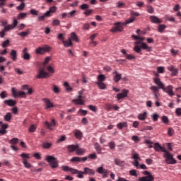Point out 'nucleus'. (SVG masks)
<instances>
[{
    "mask_svg": "<svg viewBox=\"0 0 181 181\" xmlns=\"http://www.w3.org/2000/svg\"><path fill=\"white\" fill-rule=\"evenodd\" d=\"M81 173H83V175H89V176H94V175H95V171L91 168L86 167L83 168V171H81Z\"/></svg>",
    "mask_w": 181,
    "mask_h": 181,
    "instance_id": "9b49d317",
    "label": "nucleus"
},
{
    "mask_svg": "<svg viewBox=\"0 0 181 181\" xmlns=\"http://www.w3.org/2000/svg\"><path fill=\"white\" fill-rule=\"evenodd\" d=\"M175 114L177 115V117H181V108L178 107L175 110Z\"/></svg>",
    "mask_w": 181,
    "mask_h": 181,
    "instance_id": "774afa93",
    "label": "nucleus"
},
{
    "mask_svg": "<svg viewBox=\"0 0 181 181\" xmlns=\"http://www.w3.org/2000/svg\"><path fill=\"white\" fill-rule=\"evenodd\" d=\"M136 45H141L140 47L141 49H143V50H147V52H151V50H152V47L148 46V45L144 42H136Z\"/></svg>",
    "mask_w": 181,
    "mask_h": 181,
    "instance_id": "f8f14e48",
    "label": "nucleus"
},
{
    "mask_svg": "<svg viewBox=\"0 0 181 181\" xmlns=\"http://www.w3.org/2000/svg\"><path fill=\"white\" fill-rule=\"evenodd\" d=\"M114 76V81L115 83H118V81H119V80H121L122 78V75L118 74V72L117 71H115L113 72Z\"/></svg>",
    "mask_w": 181,
    "mask_h": 181,
    "instance_id": "6ab92c4d",
    "label": "nucleus"
},
{
    "mask_svg": "<svg viewBox=\"0 0 181 181\" xmlns=\"http://www.w3.org/2000/svg\"><path fill=\"white\" fill-rule=\"evenodd\" d=\"M60 25V21L59 19H55L52 21V26H59Z\"/></svg>",
    "mask_w": 181,
    "mask_h": 181,
    "instance_id": "e2e57ef3",
    "label": "nucleus"
},
{
    "mask_svg": "<svg viewBox=\"0 0 181 181\" xmlns=\"http://www.w3.org/2000/svg\"><path fill=\"white\" fill-rule=\"evenodd\" d=\"M133 49L134 52H136V53H141L142 51V48L139 45H135Z\"/></svg>",
    "mask_w": 181,
    "mask_h": 181,
    "instance_id": "49530a36",
    "label": "nucleus"
},
{
    "mask_svg": "<svg viewBox=\"0 0 181 181\" xmlns=\"http://www.w3.org/2000/svg\"><path fill=\"white\" fill-rule=\"evenodd\" d=\"M129 93V90L127 89H123L122 90V93H118L116 96V98H117V101H119L120 100H122V98H125L126 97H128Z\"/></svg>",
    "mask_w": 181,
    "mask_h": 181,
    "instance_id": "6e6552de",
    "label": "nucleus"
},
{
    "mask_svg": "<svg viewBox=\"0 0 181 181\" xmlns=\"http://www.w3.org/2000/svg\"><path fill=\"white\" fill-rule=\"evenodd\" d=\"M132 159L134 160H141V158L139 157V154L136 153H132Z\"/></svg>",
    "mask_w": 181,
    "mask_h": 181,
    "instance_id": "c03bdc74",
    "label": "nucleus"
},
{
    "mask_svg": "<svg viewBox=\"0 0 181 181\" xmlns=\"http://www.w3.org/2000/svg\"><path fill=\"white\" fill-rule=\"evenodd\" d=\"M69 172H71V173H72L73 175H77V173H81V171L77 170V169H74V168H70Z\"/></svg>",
    "mask_w": 181,
    "mask_h": 181,
    "instance_id": "09e8293b",
    "label": "nucleus"
},
{
    "mask_svg": "<svg viewBox=\"0 0 181 181\" xmlns=\"http://www.w3.org/2000/svg\"><path fill=\"white\" fill-rule=\"evenodd\" d=\"M47 71H49V73H54V69H53V67H52V66H47L46 67Z\"/></svg>",
    "mask_w": 181,
    "mask_h": 181,
    "instance_id": "69168bd1",
    "label": "nucleus"
},
{
    "mask_svg": "<svg viewBox=\"0 0 181 181\" xmlns=\"http://www.w3.org/2000/svg\"><path fill=\"white\" fill-rule=\"evenodd\" d=\"M4 104H7L9 107H13V105H16V101L12 99L6 100Z\"/></svg>",
    "mask_w": 181,
    "mask_h": 181,
    "instance_id": "4be33fe9",
    "label": "nucleus"
},
{
    "mask_svg": "<svg viewBox=\"0 0 181 181\" xmlns=\"http://www.w3.org/2000/svg\"><path fill=\"white\" fill-rule=\"evenodd\" d=\"M36 125L32 124L30 126L28 131L29 132H36Z\"/></svg>",
    "mask_w": 181,
    "mask_h": 181,
    "instance_id": "3c124183",
    "label": "nucleus"
},
{
    "mask_svg": "<svg viewBox=\"0 0 181 181\" xmlns=\"http://www.w3.org/2000/svg\"><path fill=\"white\" fill-rule=\"evenodd\" d=\"M117 127L118 129H122V128H127V127H128V124L127 122H120L117 124Z\"/></svg>",
    "mask_w": 181,
    "mask_h": 181,
    "instance_id": "c9c22d12",
    "label": "nucleus"
},
{
    "mask_svg": "<svg viewBox=\"0 0 181 181\" xmlns=\"http://www.w3.org/2000/svg\"><path fill=\"white\" fill-rule=\"evenodd\" d=\"M71 39L72 40H74V42H80V40H78V37H77V35L76 34V33H71Z\"/></svg>",
    "mask_w": 181,
    "mask_h": 181,
    "instance_id": "72a5a7b5",
    "label": "nucleus"
},
{
    "mask_svg": "<svg viewBox=\"0 0 181 181\" xmlns=\"http://www.w3.org/2000/svg\"><path fill=\"white\" fill-rule=\"evenodd\" d=\"M45 125L48 129H50V131H52V129H53L52 127H56V120H54V119H52L51 123L45 122Z\"/></svg>",
    "mask_w": 181,
    "mask_h": 181,
    "instance_id": "4468645a",
    "label": "nucleus"
},
{
    "mask_svg": "<svg viewBox=\"0 0 181 181\" xmlns=\"http://www.w3.org/2000/svg\"><path fill=\"white\" fill-rule=\"evenodd\" d=\"M96 172H98L99 173V175H103L102 177L103 179H107V177H108V176H110V170L104 168V167H103V166L98 167L96 169Z\"/></svg>",
    "mask_w": 181,
    "mask_h": 181,
    "instance_id": "20e7f679",
    "label": "nucleus"
},
{
    "mask_svg": "<svg viewBox=\"0 0 181 181\" xmlns=\"http://www.w3.org/2000/svg\"><path fill=\"white\" fill-rule=\"evenodd\" d=\"M8 142L11 145H16L17 144H19V139H18V138H13L12 139L9 140Z\"/></svg>",
    "mask_w": 181,
    "mask_h": 181,
    "instance_id": "58836bf2",
    "label": "nucleus"
},
{
    "mask_svg": "<svg viewBox=\"0 0 181 181\" xmlns=\"http://www.w3.org/2000/svg\"><path fill=\"white\" fill-rule=\"evenodd\" d=\"M10 56L13 62H16L18 59V52H16L15 49L11 50L10 52Z\"/></svg>",
    "mask_w": 181,
    "mask_h": 181,
    "instance_id": "f3484780",
    "label": "nucleus"
},
{
    "mask_svg": "<svg viewBox=\"0 0 181 181\" xmlns=\"http://www.w3.org/2000/svg\"><path fill=\"white\" fill-rule=\"evenodd\" d=\"M25 3L22 2L18 6L16 7L18 11H23L25 9Z\"/></svg>",
    "mask_w": 181,
    "mask_h": 181,
    "instance_id": "864d4df0",
    "label": "nucleus"
},
{
    "mask_svg": "<svg viewBox=\"0 0 181 181\" xmlns=\"http://www.w3.org/2000/svg\"><path fill=\"white\" fill-rule=\"evenodd\" d=\"M30 13H31V15H34L35 16H37L39 15V11L35 9H31L30 11Z\"/></svg>",
    "mask_w": 181,
    "mask_h": 181,
    "instance_id": "0e129e2a",
    "label": "nucleus"
},
{
    "mask_svg": "<svg viewBox=\"0 0 181 181\" xmlns=\"http://www.w3.org/2000/svg\"><path fill=\"white\" fill-rule=\"evenodd\" d=\"M63 45L65 47H70V46H73V42H71V38L69 37L68 40H63Z\"/></svg>",
    "mask_w": 181,
    "mask_h": 181,
    "instance_id": "5701e85b",
    "label": "nucleus"
},
{
    "mask_svg": "<svg viewBox=\"0 0 181 181\" xmlns=\"http://www.w3.org/2000/svg\"><path fill=\"white\" fill-rule=\"evenodd\" d=\"M9 45V40H6V41L3 42L1 44L2 47H8V45Z\"/></svg>",
    "mask_w": 181,
    "mask_h": 181,
    "instance_id": "338daca9",
    "label": "nucleus"
},
{
    "mask_svg": "<svg viewBox=\"0 0 181 181\" xmlns=\"http://www.w3.org/2000/svg\"><path fill=\"white\" fill-rule=\"evenodd\" d=\"M93 12H94V10L88 8L87 10H85V11L83 12V15L85 16H90V15L93 13Z\"/></svg>",
    "mask_w": 181,
    "mask_h": 181,
    "instance_id": "ea45409f",
    "label": "nucleus"
},
{
    "mask_svg": "<svg viewBox=\"0 0 181 181\" xmlns=\"http://www.w3.org/2000/svg\"><path fill=\"white\" fill-rule=\"evenodd\" d=\"M163 156L168 165H175L177 163V161L173 158V154L170 153L169 151H166V152L164 153Z\"/></svg>",
    "mask_w": 181,
    "mask_h": 181,
    "instance_id": "f03ea898",
    "label": "nucleus"
},
{
    "mask_svg": "<svg viewBox=\"0 0 181 181\" xmlns=\"http://www.w3.org/2000/svg\"><path fill=\"white\" fill-rule=\"evenodd\" d=\"M26 16H28L27 13H21L20 14L18 15L17 19L18 21H21L22 19H25V18H26Z\"/></svg>",
    "mask_w": 181,
    "mask_h": 181,
    "instance_id": "e433bc0d",
    "label": "nucleus"
},
{
    "mask_svg": "<svg viewBox=\"0 0 181 181\" xmlns=\"http://www.w3.org/2000/svg\"><path fill=\"white\" fill-rule=\"evenodd\" d=\"M12 29H13V27H12L11 25H5L3 30L4 31L8 32V30H11Z\"/></svg>",
    "mask_w": 181,
    "mask_h": 181,
    "instance_id": "13d9d810",
    "label": "nucleus"
},
{
    "mask_svg": "<svg viewBox=\"0 0 181 181\" xmlns=\"http://www.w3.org/2000/svg\"><path fill=\"white\" fill-rule=\"evenodd\" d=\"M147 114L146 112H144L143 113L139 114L137 118H139L140 121H145V119H146Z\"/></svg>",
    "mask_w": 181,
    "mask_h": 181,
    "instance_id": "bb28decb",
    "label": "nucleus"
},
{
    "mask_svg": "<svg viewBox=\"0 0 181 181\" xmlns=\"http://www.w3.org/2000/svg\"><path fill=\"white\" fill-rule=\"evenodd\" d=\"M147 11L148 13H153L155 12V10L153 9V7L152 6H147Z\"/></svg>",
    "mask_w": 181,
    "mask_h": 181,
    "instance_id": "680f3d73",
    "label": "nucleus"
},
{
    "mask_svg": "<svg viewBox=\"0 0 181 181\" xmlns=\"http://www.w3.org/2000/svg\"><path fill=\"white\" fill-rule=\"evenodd\" d=\"M97 78V83H103V81H105V75L100 74L99 76H98Z\"/></svg>",
    "mask_w": 181,
    "mask_h": 181,
    "instance_id": "473e14b6",
    "label": "nucleus"
},
{
    "mask_svg": "<svg viewBox=\"0 0 181 181\" xmlns=\"http://www.w3.org/2000/svg\"><path fill=\"white\" fill-rule=\"evenodd\" d=\"M78 146V145H73V144L68 145L66 148H67L69 152L73 153V152H74V151L77 150Z\"/></svg>",
    "mask_w": 181,
    "mask_h": 181,
    "instance_id": "393cba45",
    "label": "nucleus"
},
{
    "mask_svg": "<svg viewBox=\"0 0 181 181\" xmlns=\"http://www.w3.org/2000/svg\"><path fill=\"white\" fill-rule=\"evenodd\" d=\"M47 160L49 163V165L52 169H56V168H59V163L57 162V158L48 156H47Z\"/></svg>",
    "mask_w": 181,
    "mask_h": 181,
    "instance_id": "7ed1b4c3",
    "label": "nucleus"
},
{
    "mask_svg": "<svg viewBox=\"0 0 181 181\" xmlns=\"http://www.w3.org/2000/svg\"><path fill=\"white\" fill-rule=\"evenodd\" d=\"M20 156L23 158V159H30V157L29 156V154L28 153H23L20 155Z\"/></svg>",
    "mask_w": 181,
    "mask_h": 181,
    "instance_id": "052dcab7",
    "label": "nucleus"
},
{
    "mask_svg": "<svg viewBox=\"0 0 181 181\" xmlns=\"http://www.w3.org/2000/svg\"><path fill=\"white\" fill-rule=\"evenodd\" d=\"M52 49L49 45H45L44 47H39L35 49V53L37 54H45L47 52H50Z\"/></svg>",
    "mask_w": 181,
    "mask_h": 181,
    "instance_id": "39448f33",
    "label": "nucleus"
},
{
    "mask_svg": "<svg viewBox=\"0 0 181 181\" xmlns=\"http://www.w3.org/2000/svg\"><path fill=\"white\" fill-rule=\"evenodd\" d=\"M153 80L154 83H156L157 86L160 87V88H163L165 85L160 81V79H159V78H155Z\"/></svg>",
    "mask_w": 181,
    "mask_h": 181,
    "instance_id": "cd10ccee",
    "label": "nucleus"
},
{
    "mask_svg": "<svg viewBox=\"0 0 181 181\" xmlns=\"http://www.w3.org/2000/svg\"><path fill=\"white\" fill-rule=\"evenodd\" d=\"M72 102L76 105H84V101L81 99H74Z\"/></svg>",
    "mask_w": 181,
    "mask_h": 181,
    "instance_id": "c756f323",
    "label": "nucleus"
},
{
    "mask_svg": "<svg viewBox=\"0 0 181 181\" xmlns=\"http://www.w3.org/2000/svg\"><path fill=\"white\" fill-rule=\"evenodd\" d=\"M87 160V157H73L71 159V162H86Z\"/></svg>",
    "mask_w": 181,
    "mask_h": 181,
    "instance_id": "dca6fc26",
    "label": "nucleus"
},
{
    "mask_svg": "<svg viewBox=\"0 0 181 181\" xmlns=\"http://www.w3.org/2000/svg\"><path fill=\"white\" fill-rule=\"evenodd\" d=\"M115 27H113L111 30L110 32H122V30H124V27H122V25H124V23H121V22H117L115 23Z\"/></svg>",
    "mask_w": 181,
    "mask_h": 181,
    "instance_id": "423d86ee",
    "label": "nucleus"
},
{
    "mask_svg": "<svg viewBox=\"0 0 181 181\" xmlns=\"http://www.w3.org/2000/svg\"><path fill=\"white\" fill-rule=\"evenodd\" d=\"M74 134L77 139H81L83 138V132L78 129L74 130Z\"/></svg>",
    "mask_w": 181,
    "mask_h": 181,
    "instance_id": "412c9836",
    "label": "nucleus"
},
{
    "mask_svg": "<svg viewBox=\"0 0 181 181\" xmlns=\"http://www.w3.org/2000/svg\"><path fill=\"white\" fill-rule=\"evenodd\" d=\"M76 155H78V156H81V155H84V153H86V149L79 148L78 146V148H76Z\"/></svg>",
    "mask_w": 181,
    "mask_h": 181,
    "instance_id": "a878e982",
    "label": "nucleus"
},
{
    "mask_svg": "<svg viewBox=\"0 0 181 181\" xmlns=\"http://www.w3.org/2000/svg\"><path fill=\"white\" fill-rule=\"evenodd\" d=\"M64 87H66V91H72L73 88L70 86V85L69 84V83L65 82V83H64Z\"/></svg>",
    "mask_w": 181,
    "mask_h": 181,
    "instance_id": "8fccbe9b",
    "label": "nucleus"
},
{
    "mask_svg": "<svg viewBox=\"0 0 181 181\" xmlns=\"http://www.w3.org/2000/svg\"><path fill=\"white\" fill-rule=\"evenodd\" d=\"M76 13H77V11L76 10L71 11L69 13H63L62 14V19H66V18H74Z\"/></svg>",
    "mask_w": 181,
    "mask_h": 181,
    "instance_id": "1a4fd4ad",
    "label": "nucleus"
},
{
    "mask_svg": "<svg viewBox=\"0 0 181 181\" xmlns=\"http://www.w3.org/2000/svg\"><path fill=\"white\" fill-rule=\"evenodd\" d=\"M168 134L169 136H173V134H175V129H173V128L172 127H169L168 130Z\"/></svg>",
    "mask_w": 181,
    "mask_h": 181,
    "instance_id": "6e6d98bb",
    "label": "nucleus"
},
{
    "mask_svg": "<svg viewBox=\"0 0 181 181\" xmlns=\"http://www.w3.org/2000/svg\"><path fill=\"white\" fill-rule=\"evenodd\" d=\"M87 159H91L92 160H94L95 159H97V154L95 153H91V154H89L88 156V157H86Z\"/></svg>",
    "mask_w": 181,
    "mask_h": 181,
    "instance_id": "a18cd8bd",
    "label": "nucleus"
},
{
    "mask_svg": "<svg viewBox=\"0 0 181 181\" xmlns=\"http://www.w3.org/2000/svg\"><path fill=\"white\" fill-rule=\"evenodd\" d=\"M6 97H8V93H6V91L4 90L0 93V98L2 100H4V98H6Z\"/></svg>",
    "mask_w": 181,
    "mask_h": 181,
    "instance_id": "603ef678",
    "label": "nucleus"
},
{
    "mask_svg": "<svg viewBox=\"0 0 181 181\" xmlns=\"http://www.w3.org/2000/svg\"><path fill=\"white\" fill-rule=\"evenodd\" d=\"M79 8L81 9V11H86L88 9V8H90V6L87 4H83L81 5Z\"/></svg>",
    "mask_w": 181,
    "mask_h": 181,
    "instance_id": "79ce46f5",
    "label": "nucleus"
},
{
    "mask_svg": "<svg viewBox=\"0 0 181 181\" xmlns=\"http://www.w3.org/2000/svg\"><path fill=\"white\" fill-rule=\"evenodd\" d=\"M96 84L100 90H105L107 88V86L103 82H96Z\"/></svg>",
    "mask_w": 181,
    "mask_h": 181,
    "instance_id": "f704fd0d",
    "label": "nucleus"
},
{
    "mask_svg": "<svg viewBox=\"0 0 181 181\" xmlns=\"http://www.w3.org/2000/svg\"><path fill=\"white\" fill-rule=\"evenodd\" d=\"M44 101L45 103L47 110H49V108H53L54 105L53 103H50V100L44 99Z\"/></svg>",
    "mask_w": 181,
    "mask_h": 181,
    "instance_id": "c85d7f7f",
    "label": "nucleus"
},
{
    "mask_svg": "<svg viewBox=\"0 0 181 181\" xmlns=\"http://www.w3.org/2000/svg\"><path fill=\"white\" fill-rule=\"evenodd\" d=\"M166 29V25L163 24H160L158 27V30L160 33H163V30Z\"/></svg>",
    "mask_w": 181,
    "mask_h": 181,
    "instance_id": "4c0bfd02",
    "label": "nucleus"
},
{
    "mask_svg": "<svg viewBox=\"0 0 181 181\" xmlns=\"http://www.w3.org/2000/svg\"><path fill=\"white\" fill-rule=\"evenodd\" d=\"M30 35V30H27L26 31L24 32H21L20 33L18 34V36H21V37H25V36H28Z\"/></svg>",
    "mask_w": 181,
    "mask_h": 181,
    "instance_id": "7c9ffc66",
    "label": "nucleus"
},
{
    "mask_svg": "<svg viewBox=\"0 0 181 181\" xmlns=\"http://www.w3.org/2000/svg\"><path fill=\"white\" fill-rule=\"evenodd\" d=\"M12 95L16 98V97H26V93L23 91H18L16 88H12L11 89Z\"/></svg>",
    "mask_w": 181,
    "mask_h": 181,
    "instance_id": "0eeeda50",
    "label": "nucleus"
},
{
    "mask_svg": "<svg viewBox=\"0 0 181 181\" xmlns=\"http://www.w3.org/2000/svg\"><path fill=\"white\" fill-rule=\"evenodd\" d=\"M49 62H50V57H47L42 66L38 70V74L36 76L37 78H47V77H50V74L45 71L46 69V64H47Z\"/></svg>",
    "mask_w": 181,
    "mask_h": 181,
    "instance_id": "f257e3e1",
    "label": "nucleus"
},
{
    "mask_svg": "<svg viewBox=\"0 0 181 181\" xmlns=\"http://www.w3.org/2000/svg\"><path fill=\"white\" fill-rule=\"evenodd\" d=\"M94 148H95L97 153H101L102 148H101V146L100 145V144L95 143L94 144Z\"/></svg>",
    "mask_w": 181,
    "mask_h": 181,
    "instance_id": "2f4dec72",
    "label": "nucleus"
},
{
    "mask_svg": "<svg viewBox=\"0 0 181 181\" xmlns=\"http://www.w3.org/2000/svg\"><path fill=\"white\" fill-rule=\"evenodd\" d=\"M4 119L9 122L11 119H12V114L11 112H8L5 116H4Z\"/></svg>",
    "mask_w": 181,
    "mask_h": 181,
    "instance_id": "a19ab883",
    "label": "nucleus"
},
{
    "mask_svg": "<svg viewBox=\"0 0 181 181\" xmlns=\"http://www.w3.org/2000/svg\"><path fill=\"white\" fill-rule=\"evenodd\" d=\"M23 59H24V60H30V54L28 53V48H24L23 50V56H22Z\"/></svg>",
    "mask_w": 181,
    "mask_h": 181,
    "instance_id": "2eb2a0df",
    "label": "nucleus"
},
{
    "mask_svg": "<svg viewBox=\"0 0 181 181\" xmlns=\"http://www.w3.org/2000/svg\"><path fill=\"white\" fill-rule=\"evenodd\" d=\"M52 146V144L49 142L43 143V148L45 149H49Z\"/></svg>",
    "mask_w": 181,
    "mask_h": 181,
    "instance_id": "4d7b16f0",
    "label": "nucleus"
},
{
    "mask_svg": "<svg viewBox=\"0 0 181 181\" xmlns=\"http://www.w3.org/2000/svg\"><path fill=\"white\" fill-rule=\"evenodd\" d=\"M165 93H167L170 97H173L175 95V93H173V86H168L166 88L165 86L163 88H162Z\"/></svg>",
    "mask_w": 181,
    "mask_h": 181,
    "instance_id": "9d476101",
    "label": "nucleus"
},
{
    "mask_svg": "<svg viewBox=\"0 0 181 181\" xmlns=\"http://www.w3.org/2000/svg\"><path fill=\"white\" fill-rule=\"evenodd\" d=\"M150 19L153 23H162V21L155 16H150Z\"/></svg>",
    "mask_w": 181,
    "mask_h": 181,
    "instance_id": "b1692460",
    "label": "nucleus"
},
{
    "mask_svg": "<svg viewBox=\"0 0 181 181\" xmlns=\"http://www.w3.org/2000/svg\"><path fill=\"white\" fill-rule=\"evenodd\" d=\"M54 12H56V6L50 7L49 11L45 13V16H47V18H49L52 16L50 13H54Z\"/></svg>",
    "mask_w": 181,
    "mask_h": 181,
    "instance_id": "a211bd4d",
    "label": "nucleus"
},
{
    "mask_svg": "<svg viewBox=\"0 0 181 181\" xmlns=\"http://www.w3.org/2000/svg\"><path fill=\"white\" fill-rule=\"evenodd\" d=\"M23 163L25 166V168H27L28 169H30V168L32 166L26 159H23Z\"/></svg>",
    "mask_w": 181,
    "mask_h": 181,
    "instance_id": "de8ad7c7",
    "label": "nucleus"
},
{
    "mask_svg": "<svg viewBox=\"0 0 181 181\" xmlns=\"http://www.w3.org/2000/svg\"><path fill=\"white\" fill-rule=\"evenodd\" d=\"M130 176H134L136 177L138 176V173H136V170H131L129 171Z\"/></svg>",
    "mask_w": 181,
    "mask_h": 181,
    "instance_id": "bf43d9fd",
    "label": "nucleus"
},
{
    "mask_svg": "<svg viewBox=\"0 0 181 181\" xmlns=\"http://www.w3.org/2000/svg\"><path fill=\"white\" fill-rule=\"evenodd\" d=\"M154 150L156 151V152H163L165 153V152H166V148H165L164 147H162L160 144H159V143H155L154 144Z\"/></svg>",
    "mask_w": 181,
    "mask_h": 181,
    "instance_id": "ddd939ff",
    "label": "nucleus"
},
{
    "mask_svg": "<svg viewBox=\"0 0 181 181\" xmlns=\"http://www.w3.org/2000/svg\"><path fill=\"white\" fill-rule=\"evenodd\" d=\"M52 91H54L55 93V94H59L60 93V88H59V87H57V86L54 85Z\"/></svg>",
    "mask_w": 181,
    "mask_h": 181,
    "instance_id": "5fc2aeb1",
    "label": "nucleus"
},
{
    "mask_svg": "<svg viewBox=\"0 0 181 181\" xmlns=\"http://www.w3.org/2000/svg\"><path fill=\"white\" fill-rule=\"evenodd\" d=\"M134 21H135V18L131 17L129 19L125 21V23H124V25H129V23H132Z\"/></svg>",
    "mask_w": 181,
    "mask_h": 181,
    "instance_id": "37998d69",
    "label": "nucleus"
},
{
    "mask_svg": "<svg viewBox=\"0 0 181 181\" xmlns=\"http://www.w3.org/2000/svg\"><path fill=\"white\" fill-rule=\"evenodd\" d=\"M154 178L152 175H147L146 177H141L139 179V181H153Z\"/></svg>",
    "mask_w": 181,
    "mask_h": 181,
    "instance_id": "aec40b11",
    "label": "nucleus"
}]
</instances>
